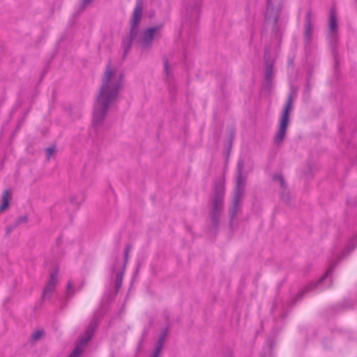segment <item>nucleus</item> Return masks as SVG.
Here are the masks:
<instances>
[{
	"label": "nucleus",
	"instance_id": "2f4dec72",
	"mask_svg": "<svg viewBox=\"0 0 357 357\" xmlns=\"http://www.w3.org/2000/svg\"><path fill=\"white\" fill-rule=\"evenodd\" d=\"M226 357H231V354L229 352Z\"/></svg>",
	"mask_w": 357,
	"mask_h": 357
},
{
	"label": "nucleus",
	"instance_id": "f8f14e48",
	"mask_svg": "<svg viewBox=\"0 0 357 357\" xmlns=\"http://www.w3.org/2000/svg\"><path fill=\"white\" fill-rule=\"evenodd\" d=\"M335 264L331 265L327 269L325 275L323 277H321L316 283H310L307 286H306L303 289L301 290L298 293V295H297L298 299L301 298L305 293L314 289L316 287L319 285V284H321L326 278L329 277L331 275V273H333V271L335 268Z\"/></svg>",
	"mask_w": 357,
	"mask_h": 357
},
{
	"label": "nucleus",
	"instance_id": "4468645a",
	"mask_svg": "<svg viewBox=\"0 0 357 357\" xmlns=\"http://www.w3.org/2000/svg\"><path fill=\"white\" fill-rule=\"evenodd\" d=\"M201 10V3L199 1H195L188 3L185 11L186 16L189 19H196Z\"/></svg>",
	"mask_w": 357,
	"mask_h": 357
},
{
	"label": "nucleus",
	"instance_id": "c85d7f7f",
	"mask_svg": "<svg viewBox=\"0 0 357 357\" xmlns=\"http://www.w3.org/2000/svg\"><path fill=\"white\" fill-rule=\"evenodd\" d=\"M161 351H162L161 349L155 348V350H154L152 357H159Z\"/></svg>",
	"mask_w": 357,
	"mask_h": 357
},
{
	"label": "nucleus",
	"instance_id": "a878e982",
	"mask_svg": "<svg viewBox=\"0 0 357 357\" xmlns=\"http://www.w3.org/2000/svg\"><path fill=\"white\" fill-rule=\"evenodd\" d=\"M17 228L15 225V224L7 225L6 227V236H8L15 229Z\"/></svg>",
	"mask_w": 357,
	"mask_h": 357
},
{
	"label": "nucleus",
	"instance_id": "cd10ccee",
	"mask_svg": "<svg viewBox=\"0 0 357 357\" xmlns=\"http://www.w3.org/2000/svg\"><path fill=\"white\" fill-rule=\"evenodd\" d=\"M72 288V283L68 282L67 284V294L72 296L73 294V291L70 292V289Z\"/></svg>",
	"mask_w": 357,
	"mask_h": 357
},
{
	"label": "nucleus",
	"instance_id": "412c9836",
	"mask_svg": "<svg viewBox=\"0 0 357 357\" xmlns=\"http://www.w3.org/2000/svg\"><path fill=\"white\" fill-rule=\"evenodd\" d=\"M44 335V331L42 330L36 331L31 335V339L33 341L39 340Z\"/></svg>",
	"mask_w": 357,
	"mask_h": 357
},
{
	"label": "nucleus",
	"instance_id": "ddd939ff",
	"mask_svg": "<svg viewBox=\"0 0 357 357\" xmlns=\"http://www.w3.org/2000/svg\"><path fill=\"white\" fill-rule=\"evenodd\" d=\"M57 282H58L57 273L56 272L52 273L50 274V277L48 280V282L43 289V294H42L43 300H45L47 298H50L51 294L54 291V289L56 287Z\"/></svg>",
	"mask_w": 357,
	"mask_h": 357
},
{
	"label": "nucleus",
	"instance_id": "2eb2a0df",
	"mask_svg": "<svg viewBox=\"0 0 357 357\" xmlns=\"http://www.w3.org/2000/svg\"><path fill=\"white\" fill-rule=\"evenodd\" d=\"M9 190L8 189L3 191L2 195V204L0 205V213L6 209H7L9 206Z\"/></svg>",
	"mask_w": 357,
	"mask_h": 357
},
{
	"label": "nucleus",
	"instance_id": "0eeeda50",
	"mask_svg": "<svg viewBox=\"0 0 357 357\" xmlns=\"http://www.w3.org/2000/svg\"><path fill=\"white\" fill-rule=\"evenodd\" d=\"M162 25H157L144 29L137 40V43L144 50H149L153 43L154 37L162 29Z\"/></svg>",
	"mask_w": 357,
	"mask_h": 357
},
{
	"label": "nucleus",
	"instance_id": "393cba45",
	"mask_svg": "<svg viewBox=\"0 0 357 357\" xmlns=\"http://www.w3.org/2000/svg\"><path fill=\"white\" fill-rule=\"evenodd\" d=\"M163 63H164V70L166 78H167L169 75V64L168 59L167 58L163 59Z\"/></svg>",
	"mask_w": 357,
	"mask_h": 357
},
{
	"label": "nucleus",
	"instance_id": "b1692460",
	"mask_svg": "<svg viewBox=\"0 0 357 357\" xmlns=\"http://www.w3.org/2000/svg\"><path fill=\"white\" fill-rule=\"evenodd\" d=\"M56 151V146H52L50 147H48L45 149L46 153H47V160H50L52 155L55 153Z\"/></svg>",
	"mask_w": 357,
	"mask_h": 357
},
{
	"label": "nucleus",
	"instance_id": "6e6552de",
	"mask_svg": "<svg viewBox=\"0 0 357 357\" xmlns=\"http://www.w3.org/2000/svg\"><path fill=\"white\" fill-rule=\"evenodd\" d=\"M265 60V84L264 87L270 89L272 86V81L274 77L273 66L274 60L271 58L270 47H266L264 50Z\"/></svg>",
	"mask_w": 357,
	"mask_h": 357
},
{
	"label": "nucleus",
	"instance_id": "aec40b11",
	"mask_svg": "<svg viewBox=\"0 0 357 357\" xmlns=\"http://www.w3.org/2000/svg\"><path fill=\"white\" fill-rule=\"evenodd\" d=\"M83 345L80 344V342L79 344L73 349V351L70 354L68 357H79L81 354L82 349V347Z\"/></svg>",
	"mask_w": 357,
	"mask_h": 357
},
{
	"label": "nucleus",
	"instance_id": "1a4fd4ad",
	"mask_svg": "<svg viewBox=\"0 0 357 357\" xmlns=\"http://www.w3.org/2000/svg\"><path fill=\"white\" fill-rule=\"evenodd\" d=\"M101 317V311H96L93 316L92 320L89 324L85 333L83 337L80 339V344L81 345H86L87 343L92 338L93 333L98 328L99 320Z\"/></svg>",
	"mask_w": 357,
	"mask_h": 357
},
{
	"label": "nucleus",
	"instance_id": "39448f33",
	"mask_svg": "<svg viewBox=\"0 0 357 357\" xmlns=\"http://www.w3.org/2000/svg\"><path fill=\"white\" fill-rule=\"evenodd\" d=\"M143 6L140 1H137L134 8L130 20V27L128 33L123 38L122 47L123 56L126 57L132 46L133 40L137 38L139 32V25L142 17Z\"/></svg>",
	"mask_w": 357,
	"mask_h": 357
},
{
	"label": "nucleus",
	"instance_id": "423d86ee",
	"mask_svg": "<svg viewBox=\"0 0 357 357\" xmlns=\"http://www.w3.org/2000/svg\"><path fill=\"white\" fill-rule=\"evenodd\" d=\"M296 96L293 88L291 89L290 93L288 94L284 107L282 110V116L280 121V126L275 136V143L280 144L282 143L287 132V128L289 121V114L293 107V102Z\"/></svg>",
	"mask_w": 357,
	"mask_h": 357
},
{
	"label": "nucleus",
	"instance_id": "9d476101",
	"mask_svg": "<svg viewBox=\"0 0 357 357\" xmlns=\"http://www.w3.org/2000/svg\"><path fill=\"white\" fill-rule=\"evenodd\" d=\"M337 20L336 15V9L335 8H332L330 10V17H329V32H328V39L331 43H334L337 40Z\"/></svg>",
	"mask_w": 357,
	"mask_h": 357
},
{
	"label": "nucleus",
	"instance_id": "7c9ffc66",
	"mask_svg": "<svg viewBox=\"0 0 357 357\" xmlns=\"http://www.w3.org/2000/svg\"><path fill=\"white\" fill-rule=\"evenodd\" d=\"M311 89V86L309 83L307 84L306 90L309 92Z\"/></svg>",
	"mask_w": 357,
	"mask_h": 357
},
{
	"label": "nucleus",
	"instance_id": "20e7f679",
	"mask_svg": "<svg viewBox=\"0 0 357 357\" xmlns=\"http://www.w3.org/2000/svg\"><path fill=\"white\" fill-rule=\"evenodd\" d=\"M225 186L221 183L214 185L213 196L212 198V209L210 213L211 223L209 229L211 232L215 233L219 225V218L224 208Z\"/></svg>",
	"mask_w": 357,
	"mask_h": 357
},
{
	"label": "nucleus",
	"instance_id": "9b49d317",
	"mask_svg": "<svg viewBox=\"0 0 357 357\" xmlns=\"http://www.w3.org/2000/svg\"><path fill=\"white\" fill-rule=\"evenodd\" d=\"M312 11L308 10L305 15V43L306 45H310L313 33V24L312 22Z\"/></svg>",
	"mask_w": 357,
	"mask_h": 357
},
{
	"label": "nucleus",
	"instance_id": "7ed1b4c3",
	"mask_svg": "<svg viewBox=\"0 0 357 357\" xmlns=\"http://www.w3.org/2000/svg\"><path fill=\"white\" fill-rule=\"evenodd\" d=\"M284 0H267L264 15V26L270 29L275 38L281 37L282 26L280 23Z\"/></svg>",
	"mask_w": 357,
	"mask_h": 357
},
{
	"label": "nucleus",
	"instance_id": "f257e3e1",
	"mask_svg": "<svg viewBox=\"0 0 357 357\" xmlns=\"http://www.w3.org/2000/svg\"><path fill=\"white\" fill-rule=\"evenodd\" d=\"M123 73L112 66L109 61L102 78L99 93L93 105V125L100 126L111 105L117 99L123 86Z\"/></svg>",
	"mask_w": 357,
	"mask_h": 357
},
{
	"label": "nucleus",
	"instance_id": "4be33fe9",
	"mask_svg": "<svg viewBox=\"0 0 357 357\" xmlns=\"http://www.w3.org/2000/svg\"><path fill=\"white\" fill-rule=\"evenodd\" d=\"M273 180L275 181H279L280 183V185L282 188H286V184H285V182H284V180L282 177V175L280 174H275L273 176Z\"/></svg>",
	"mask_w": 357,
	"mask_h": 357
},
{
	"label": "nucleus",
	"instance_id": "a211bd4d",
	"mask_svg": "<svg viewBox=\"0 0 357 357\" xmlns=\"http://www.w3.org/2000/svg\"><path fill=\"white\" fill-rule=\"evenodd\" d=\"M29 221V215L25 214L22 216H20L16 219L14 224L16 227H19L20 225L26 224Z\"/></svg>",
	"mask_w": 357,
	"mask_h": 357
},
{
	"label": "nucleus",
	"instance_id": "bb28decb",
	"mask_svg": "<svg viewBox=\"0 0 357 357\" xmlns=\"http://www.w3.org/2000/svg\"><path fill=\"white\" fill-rule=\"evenodd\" d=\"M92 0H82V8L84 9L88 5L91 3Z\"/></svg>",
	"mask_w": 357,
	"mask_h": 357
},
{
	"label": "nucleus",
	"instance_id": "f3484780",
	"mask_svg": "<svg viewBox=\"0 0 357 357\" xmlns=\"http://www.w3.org/2000/svg\"><path fill=\"white\" fill-rule=\"evenodd\" d=\"M123 272L119 273L116 275V281H115V288L116 291L118 292L119 290L121 289L122 286V282H123Z\"/></svg>",
	"mask_w": 357,
	"mask_h": 357
},
{
	"label": "nucleus",
	"instance_id": "f03ea898",
	"mask_svg": "<svg viewBox=\"0 0 357 357\" xmlns=\"http://www.w3.org/2000/svg\"><path fill=\"white\" fill-rule=\"evenodd\" d=\"M244 161L242 159L238 160L237 162L236 185L234 190V195L231 204L229 209V226L233 227V221L236 218V214L241 208V202L243 197L245 186L246 183V176L243 175Z\"/></svg>",
	"mask_w": 357,
	"mask_h": 357
},
{
	"label": "nucleus",
	"instance_id": "5701e85b",
	"mask_svg": "<svg viewBox=\"0 0 357 357\" xmlns=\"http://www.w3.org/2000/svg\"><path fill=\"white\" fill-rule=\"evenodd\" d=\"M132 249V245L131 244H130V243L126 244V248H125V252H124L125 264L128 262V254L131 251Z\"/></svg>",
	"mask_w": 357,
	"mask_h": 357
},
{
	"label": "nucleus",
	"instance_id": "dca6fc26",
	"mask_svg": "<svg viewBox=\"0 0 357 357\" xmlns=\"http://www.w3.org/2000/svg\"><path fill=\"white\" fill-rule=\"evenodd\" d=\"M167 333H168V328H165L160 333L159 338H158V340L157 341V343H156L155 348H158V349L162 350V349L163 347L164 342L165 340L166 337L167 336Z\"/></svg>",
	"mask_w": 357,
	"mask_h": 357
},
{
	"label": "nucleus",
	"instance_id": "6ab92c4d",
	"mask_svg": "<svg viewBox=\"0 0 357 357\" xmlns=\"http://www.w3.org/2000/svg\"><path fill=\"white\" fill-rule=\"evenodd\" d=\"M83 345L80 344V342L79 344L73 349V351L70 354L68 357H79L81 354L82 349V347Z\"/></svg>",
	"mask_w": 357,
	"mask_h": 357
},
{
	"label": "nucleus",
	"instance_id": "c756f323",
	"mask_svg": "<svg viewBox=\"0 0 357 357\" xmlns=\"http://www.w3.org/2000/svg\"><path fill=\"white\" fill-rule=\"evenodd\" d=\"M70 202H71L72 204H76V202H75V197H73V196L71 197H70Z\"/></svg>",
	"mask_w": 357,
	"mask_h": 357
}]
</instances>
